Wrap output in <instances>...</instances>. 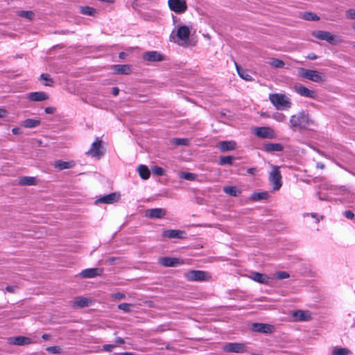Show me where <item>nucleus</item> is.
Here are the masks:
<instances>
[{
    "instance_id": "1",
    "label": "nucleus",
    "mask_w": 355,
    "mask_h": 355,
    "mask_svg": "<svg viewBox=\"0 0 355 355\" xmlns=\"http://www.w3.org/2000/svg\"><path fill=\"white\" fill-rule=\"evenodd\" d=\"M314 125V121L309 116L306 110H302L291 116L289 126L293 130H308Z\"/></svg>"
},
{
    "instance_id": "2",
    "label": "nucleus",
    "mask_w": 355,
    "mask_h": 355,
    "mask_svg": "<svg viewBox=\"0 0 355 355\" xmlns=\"http://www.w3.org/2000/svg\"><path fill=\"white\" fill-rule=\"evenodd\" d=\"M269 99L271 103L279 110H286L291 107L290 98L282 94H270Z\"/></svg>"
},
{
    "instance_id": "3",
    "label": "nucleus",
    "mask_w": 355,
    "mask_h": 355,
    "mask_svg": "<svg viewBox=\"0 0 355 355\" xmlns=\"http://www.w3.org/2000/svg\"><path fill=\"white\" fill-rule=\"evenodd\" d=\"M191 31L189 28L185 25L178 27L176 32L172 31L170 35V40L171 42H177L178 44H182L180 42H186L188 40L190 35Z\"/></svg>"
},
{
    "instance_id": "4",
    "label": "nucleus",
    "mask_w": 355,
    "mask_h": 355,
    "mask_svg": "<svg viewBox=\"0 0 355 355\" xmlns=\"http://www.w3.org/2000/svg\"><path fill=\"white\" fill-rule=\"evenodd\" d=\"M186 279L190 282L209 281L211 276L209 272L203 270H191L184 274Z\"/></svg>"
},
{
    "instance_id": "5",
    "label": "nucleus",
    "mask_w": 355,
    "mask_h": 355,
    "mask_svg": "<svg viewBox=\"0 0 355 355\" xmlns=\"http://www.w3.org/2000/svg\"><path fill=\"white\" fill-rule=\"evenodd\" d=\"M299 76L303 78L308 79L315 83L324 81V75L316 70L306 69L300 68L299 69Z\"/></svg>"
},
{
    "instance_id": "6",
    "label": "nucleus",
    "mask_w": 355,
    "mask_h": 355,
    "mask_svg": "<svg viewBox=\"0 0 355 355\" xmlns=\"http://www.w3.org/2000/svg\"><path fill=\"white\" fill-rule=\"evenodd\" d=\"M253 133L260 139H275L277 136L273 128L269 126L256 127L253 130Z\"/></svg>"
},
{
    "instance_id": "7",
    "label": "nucleus",
    "mask_w": 355,
    "mask_h": 355,
    "mask_svg": "<svg viewBox=\"0 0 355 355\" xmlns=\"http://www.w3.org/2000/svg\"><path fill=\"white\" fill-rule=\"evenodd\" d=\"M269 181L272 185L274 191H277L282 187V175L278 166H272V169L269 175Z\"/></svg>"
},
{
    "instance_id": "8",
    "label": "nucleus",
    "mask_w": 355,
    "mask_h": 355,
    "mask_svg": "<svg viewBox=\"0 0 355 355\" xmlns=\"http://www.w3.org/2000/svg\"><path fill=\"white\" fill-rule=\"evenodd\" d=\"M102 141L99 138H96V141H94L91 146L90 149L86 153V155H90L92 157L99 159L104 154L102 149Z\"/></svg>"
},
{
    "instance_id": "9",
    "label": "nucleus",
    "mask_w": 355,
    "mask_h": 355,
    "mask_svg": "<svg viewBox=\"0 0 355 355\" xmlns=\"http://www.w3.org/2000/svg\"><path fill=\"white\" fill-rule=\"evenodd\" d=\"M223 349L226 352L245 353L248 352V347L245 344L238 343H227Z\"/></svg>"
},
{
    "instance_id": "10",
    "label": "nucleus",
    "mask_w": 355,
    "mask_h": 355,
    "mask_svg": "<svg viewBox=\"0 0 355 355\" xmlns=\"http://www.w3.org/2000/svg\"><path fill=\"white\" fill-rule=\"evenodd\" d=\"M169 8L175 13L181 14L187 9V3L184 0H168Z\"/></svg>"
},
{
    "instance_id": "11",
    "label": "nucleus",
    "mask_w": 355,
    "mask_h": 355,
    "mask_svg": "<svg viewBox=\"0 0 355 355\" xmlns=\"http://www.w3.org/2000/svg\"><path fill=\"white\" fill-rule=\"evenodd\" d=\"M158 263L164 267H175L183 264L184 262L178 258L162 257L158 259Z\"/></svg>"
},
{
    "instance_id": "12",
    "label": "nucleus",
    "mask_w": 355,
    "mask_h": 355,
    "mask_svg": "<svg viewBox=\"0 0 355 355\" xmlns=\"http://www.w3.org/2000/svg\"><path fill=\"white\" fill-rule=\"evenodd\" d=\"M312 35L317 39L325 40L331 44L336 43V36L328 31H315L312 33Z\"/></svg>"
},
{
    "instance_id": "13",
    "label": "nucleus",
    "mask_w": 355,
    "mask_h": 355,
    "mask_svg": "<svg viewBox=\"0 0 355 355\" xmlns=\"http://www.w3.org/2000/svg\"><path fill=\"white\" fill-rule=\"evenodd\" d=\"M120 198V194L116 192L102 196L95 201L96 205L98 204H112L117 202Z\"/></svg>"
},
{
    "instance_id": "14",
    "label": "nucleus",
    "mask_w": 355,
    "mask_h": 355,
    "mask_svg": "<svg viewBox=\"0 0 355 355\" xmlns=\"http://www.w3.org/2000/svg\"><path fill=\"white\" fill-rule=\"evenodd\" d=\"M103 272V269L102 268H87L80 272V276L83 278L90 279L101 276Z\"/></svg>"
},
{
    "instance_id": "15",
    "label": "nucleus",
    "mask_w": 355,
    "mask_h": 355,
    "mask_svg": "<svg viewBox=\"0 0 355 355\" xmlns=\"http://www.w3.org/2000/svg\"><path fill=\"white\" fill-rule=\"evenodd\" d=\"M252 330L255 332L271 334L274 331V327L268 324L256 322L252 324Z\"/></svg>"
},
{
    "instance_id": "16",
    "label": "nucleus",
    "mask_w": 355,
    "mask_h": 355,
    "mask_svg": "<svg viewBox=\"0 0 355 355\" xmlns=\"http://www.w3.org/2000/svg\"><path fill=\"white\" fill-rule=\"evenodd\" d=\"M295 91L300 96L315 99L317 94L314 90L309 89L303 85L295 86Z\"/></svg>"
},
{
    "instance_id": "17",
    "label": "nucleus",
    "mask_w": 355,
    "mask_h": 355,
    "mask_svg": "<svg viewBox=\"0 0 355 355\" xmlns=\"http://www.w3.org/2000/svg\"><path fill=\"white\" fill-rule=\"evenodd\" d=\"M166 214V209L162 208L148 209L145 212V216L149 218H162Z\"/></svg>"
},
{
    "instance_id": "18",
    "label": "nucleus",
    "mask_w": 355,
    "mask_h": 355,
    "mask_svg": "<svg viewBox=\"0 0 355 355\" xmlns=\"http://www.w3.org/2000/svg\"><path fill=\"white\" fill-rule=\"evenodd\" d=\"M143 58L148 62H161L164 60V56L155 51L146 52L143 55Z\"/></svg>"
},
{
    "instance_id": "19",
    "label": "nucleus",
    "mask_w": 355,
    "mask_h": 355,
    "mask_svg": "<svg viewBox=\"0 0 355 355\" xmlns=\"http://www.w3.org/2000/svg\"><path fill=\"white\" fill-rule=\"evenodd\" d=\"M92 304V300L90 298L84 297H76L73 300L72 306L73 308H84Z\"/></svg>"
},
{
    "instance_id": "20",
    "label": "nucleus",
    "mask_w": 355,
    "mask_h": 355,
    "mask_svg": "<svg viewBox=\"0 0 355 355\" xmlns=\"http://www.w3.org/2000/svg\"><path fill=\"white\" fill-rule=\"evenodd\" d=\"M250 277L254 281L266 285H268L271 281L270 277L267 276L266 274H262L257 272H252Z\"/></svg>"
},
{
    "instance_id": "21",
    "label": "nucleus",
    "mask_w": 355,
    "mask_h": 355,
    "mask_svg": "<svg viewBox=\"0 0 355 355\" xmlns=\"http://www.w3.org/2000/svg\"><path fill=\"white\" fill-rule=\"evenodd\" d=\"M295 321H309L311 319V313L309 311H295L293 313Z\"/></svg>"
},
{
    "instance_id": "22",
    "label": "nucleus",
    "mask_w": 355,
    "mask_h": 355,
    "mask_svg": "<svg viewBox=\"0 0 355 355\" xmlns=\"http://www.w3.org/2000/svg\"><path fill=\"white\" fill-rule=\"evenodd\" d=\"M27 98L31 101H43L49 98V95L44 92H35L28 94Z\"/></svg>"
},
{
    "instance_id": "23",
    "label": "nucleus",
    "mask_w": 355,
    "mask_h": 355,
    "mask_svg": "<svg viewBox=\"0 0 355 355\" xmlns=\"http://www.w3.org/2000/svg\"><path fill=\"white\" fill-rule=\"evenodd\" d=\"M184 232L178 230H165L162 233L164 237L168 239H183Z\"/></svg>"
},
{
    "instance_id": "24",
    "label": "nucleus",
    "mask_w": 355,
    "mask_h": 355,
    "mask_svg": "<svg viewBox=\"0 0 355 355\" xmlns=\"http://www.w3.org/2000/svg\"><path fill=\"white\" fill-rule=\"evenodd\" d=\"M263 150L267 153L281 152L284 146L279 143H268L263 146Z\"/></svg>"
},
{
    "instance_id": "25",
    "label": "nucleus",
    "mask_w": 355,
    "mask_h": 355,
    "mask_svg": "<svg viewBox=\"0 0 355 355\" xmlns=\"http://www.w3.org/2000/svg\"><path fill=\"white\" fill-rule=\"evenodd\" d=\"M114 73L116 74H130L131 68L128 64H115L113 66Z\"/></svg>"
},
{
    "instance_id": "26",
    "label": "nucleus",
    "mask_w": 355,
    "mask_h": 355,
    "mask_svg": "<svg viewBox=\"0 0 355 355\" xmlns=\"http://www.w3.org/2000/svg\"><path fill=\"white\" fill-rule=\"evenodd\" d=\"M236 146V143L233 141H224L218 144V148L223 152L234 150Z\"/></svg>"
},
{
    "instance_id": "27",
    "label": "nucleus",
    "mask_w": 355,
    "mask_h": 355,
    "mask_svg": "<svg viewBox=\"0 0 355 355\" xmlns=\"http://www.w3.org/2000/svg\"><path fill=\"white\" fill-rule=\"evenodd\" d=\"M31 343L30 338L24 336H16L10 338V343L15 345H24Z\"/></svg>"
},
{
    "instance_id": "28",
    "label": "nucleus",
    "mask_w": 355,
    "mask_h": 355,
    "mask_svg": "<svg viewBox=\"0 0 355 355\" xmlns=\"http://www.w3.org/2000/svg\"><path fill=\"white\" fill-rule=\"evenodd\" d=\"M223 191L226 194H227L230 196H233V197L239 196L241 193V189H238L236 187H233V186L225 187L223 188Z\"/></svg>"
},
{
    "instance_id": "29",
    "label": "nucleus",
    "mask_w": 355,
    "mask_h": 355,
    "mask_svg": "<svg viewBox=\"0 0 355 355\" xmlns=\"http://www.w3.org/2000/svg\"><path fill=\"white\" fill-rule=\"evenodd\" d=\"M269 197V194L266 191L263 192H254L251 194L250 199L252 201H259L266 200Z\"/></svg>"
},
{
    "instance_id": "30",
    "label": "nucleus",
    "mask_w": 355,
    "mask_h": 355,
    "mask_svg": "<svg viewBox=\"0 0 355 355\" xmlns=\"http://www.w3.org/2000/svg\"><path fill=\"white\" fill-rule=\"evenodd\" d=\"M73 162H64L62 160L55 161L54 164V166L60 171L63 169L71 168L73 167Z\"/></svg>"
},
{
    "instance_id": "31",
    "label": "nucleus",
    "mask_w": 355,
    "mask_h": 355,
    "mask_svg": "<svg viewBox=\"0 0 355 355\" xmlns=\"http://www.w3.org/2000/svg\"><path fill=\"white\" fill-rule=\"evenodd\" d=\"M140 177L144 180H147L150 178V172L148 168L145 165H139L137 168Z\"/></svg>"
},
{
    "instance_id": "32",
    "label": "nucleus",
    "mask_w": 355,
    "mask_h": 355,
    "mask_svg": "<svg viewBox=\"0 0 355 355\" xmlns=\"http://www.w3.org/2000/svg\"><path fill=\"white\" fill-rule=\"evenodd\" d=\"M301 17L306 21H318L320 17L314 12H304L300 13Z\"/></svg>"
},
{
    "instance_id": "33",
    "label": "nucleus",
    "mask_w": 355,
    "mask_h": 355,
    "mask_svg": "<svg viewBox=\"0 0 355 355\" xmlns=\"http://www.w3.org/2000/svg\"><path fill=\"white\" fill-rule=\"evenodd\" d=\"M236 71L238 72V74L239 76L243 78V80H245L247 81H251L252 80V77L248 73V72L243 69L241 67H239L237 64H236Z\"/></svg>"
},
{
    "instance_id": "34",
    "label": "nucleus",
    "mask_w": 355,
    "mask_h": 355,
    "mask_svg": "<svg viewBox=\"0 0 355 355\" xmlns=\"http://www.w3.org/2000/svg\"><path fill=\"white\" fill-rule=\"evenodd\" d=\"M36 182L35 178L28 176L21 177L19 180V183L21 185H35Z\"/></svg>"
},
{
    "instance_id": "35",
    "label": "nucleus",
    "mask_w": 355,
    "mask_h": 355,
    "mask_svg": "<svg viewBox=\"0 0 355 355\" xmlns=\"http://www.w3.org/2000/svg\"><path fill=\"white\" fill-rule=\"evenodd\" d=\"M40 124V121L34 119H27L23 121V125L26 128H33L38 126Z\"/></svg>"
},
{
    "instance_id": "36",
    "label": "nucleus",
    "mask_w": 355,
    "mask_h": 355,
    "mask_svg": "<svg viewBox=\"0 0 355 355\" xmlns=\"http://www.w3.org/2000/svg\"><path fill=\"white\" fill-rule=\"evenodd\" d=\"M268 63L275 68H284L285 65L284 62L278 58H271Z\"/></svg>"
},
{
    "instance_id": "37",
    "label": "nucleus",
    "mask_w": 355,
    "mask_h": 355,
    "mask_svg": "<svg viewBox=\"0 0 355 355\" xmlns=\"http://www.w3.org/2000/svg\"><path fill=\"white\" fill-rule=\"evenodd\" d=\"M179 177L184 180L193 181L196 179L197 175L193 173L181 172L180 173Z\"/></svg>"
},
{
    "instance_id": "38",
    "label": "nucleus",
    "mask_w": 355,
    "mask_h": 355,
    "mask_svg": "<svg viewBox=\"0 0 355 355\" xmlns=\"http://www.w3.org/2000/svg\"><path fill=\"white\" fill-rule=\"evenodd\" d=\"M171 144L175 146H188L189 140L184 138H173L171 139Z\"/></svg>"
},
{
    "instance_id": "39",
    "label": "nucleus",
    "mask_w": 355,
    "mask_h": 355,
    "mask_svg": "<svg viewBox=\"0 0 355 355\" xmlns=\"http://www.w3.org/2000/svg\"><path fill=\"white\" fill-rule=\"evenodd\" d=\"M80 12L85 15L94 16L96 12V9L89 6L81 7Z\"/></svg>"
},
{
    "instance_id": "40",
    "label": "nucleus",
    "mask_w": 355,
    "mask_h": 355,
    "mask_svg": "<svg viewBox=\"0 0 355 355\" xmlns=\"http://www.w3.org/2000/svg\"><path fill=\"white\" fill-rule=\"evenodd\" d=\"M18 15L21 17L32 20L34 17V13L31 10H21L18 12Z\"/></svg>"
},
{
    "instance_id": "41",
    "label": "nucleus",
    "mask_w": 355,
    "mask_h": 355,
    "mask_svg": "<svg viewBox=\"0 0 355 355\" xmlns=\"http://www.w3.org/2000/svg\"><path fill=\"white\" fill-rule=\"evenodd\" d=\"M234 157L232 156H223L220 157L219 164L220 165H225L229 164L232 165L233 163Z\"/></svg>"
},
{
    "instance_id": "42",
    "label": "nucleus",
    "mask_w": 355,
    "mask_h": 355,
    "mask_svg": "<svg viewBox=\"0 0 355 355\" xmlns=\"http://www.w3.org/2000/svg\"><path fill=\"white\" fill-rule=\"evenodd\" d=\"M333 355H349L350 351L347 348H336L332 352Z\"/></svg>"
},
{
    "instance_id": "43",
    "label": "nucleus",
    "mask_w": 355,
    "mask_h": 355,
    "mask_svg": "<svg viewBox=\"0 0 355 355\" xmlns=\"http://www.w3.org/2000/svg\"><path fill=\"white\" fill-rule=\"evenodd\" d=\"M133 307V304L128 303H121L118 305V308L122 310L125 313H129L131 311V308Z\"/></svg>"
},
{
    "instance_id": "44",
    "label": "nucleus",
    "mask_w": 355,
    "mask_h": 355,
    "mask_svg": "<svg viewBox=\"0 0 355 355\" xmlns=\"http://www.w3.org/2000/svg\"><path fill=\"white\" fill-rule=\"evenodd\" d=\"M272 118L278 122H284L286 120V116L284 114L279 112L275 113L272 115Z\"/></svg>"
},
{
    "instance_id": "45",
    "label": "nucleus",
    "mask_w": 355,
    "mask_h": 355,
    "mask_svg": "<svg viewBox=\"0 0 355 355\" xmlns=\"http://www.w3.org/2000/svg\"><path fill=\"white\" fill-rule=\"evenodd\" d=\"M329 189L332 190L333 193L334 194H338L340 191H347V188L345 186H340L339 187H336V186H331Z\"/></svg>"
},
{
    "instance_id": "46",
    "label": "nucleus",
    "mask_w": 355,
    "mask_h": 355,
    "mask_svg": "<svg viewBox=\"0 0 355 355\" xmlns=\"http://www.w3.org/2000/svg\"><path fill=\"white\" fill-rule=\"evenodd\" d=\"M40 77L42 80L47 81V83H46L44 84L46 86H51V84L53 83V80L49 74L42 73V74H41Z\"/></svg>"
},
{
    "instance_id": "47",
    "label": "nucleus",
    "mask_w": 355,
    "mask_h": 355,
    "mask_svg": "<svg viewBox=\"0 0 355 355\" xmlns=\"http://www.w3.org/2000/svg\"><path fill=\"white\" fill-rule=\"evenodd\" d=\"M46 350L51 354H59L61 352V348L59 346H51L46 347Z\"/></svg>"
},
{
    "instance_id": "48",
    "label": "nucleus",
    "mask_w": 355,
    "mask_h": 355,
    "mask_svg": "<svg viewBox=\"0 0 355 355\" xmlns=\"http://www.w3.org/2000/svg\"><path fill=\"white\" fill-rule=\"evenodd\" d=\"M276 277L279 279H284L289 277V274L284 271L278 272L276 273Z\"/></svg>"
},
{
    "instance_id": "49",
    "label": "nucleus",
    "mask_w": 355,
    "mask_h": 355,
    "mask_svg": "<svg viewBox=\"0 0 355 355\" xmlns=\"http://www.w3.org/2000/svg\"><path fill=\"white\" fill-rule=\"evenodd\" d=\"M345 14L347 18L355 19V9H349L346 11Z\"/></svg>"
},
{
    "instance_id": "50",
    "label": "nucleus",
    "mask_w": 355,
    "mask_h": 355,
    "mask_svg": "<svg viewBox=\"0 0 355 355\" xmlns=\"http://www.w3.org/2000/svg\"><path fill=\"white\" fill-rule=\"evenodd\" d=\"M116 347V345H112V344H105L103 345V350L105 352H112L115 347Z\"/></svg>"
},
{
    "instance_id": "51",
    "label": "nucleus",
    "mask_w": 355,
    "mask_h": 355,
    "mask_svg": "<svg viewBox=\"0 0 355 355\" xmlns=\"http://www.w3.org/2000/svg\"><path fill=\"white\" fill-rule=\"evenodd\" d=\"M112 297L115 300H121L125 297V295L123 293H116L112 294Z\"/></svg>"
},
{
    "instance_id": "52",
    "label": "nucleus",
    "mask_w": 355,
    "mask_h": 355,
    "mask_svg": "<svg viewBox=\"0 0 355 355\" xmlns=\"http://www.w3.org/2000/svg\"><path fill=\"white\" fill-rule=\"evenodd\" d=\"M153 172L157 175H162L164 174V169L159 166H154Z\"/></svg>"
},
{
    "instance_id": "53",
    "label": "nucleus",
    "mask_w": 355,
    "mask_h": 355,
    "mask_svg": "<svg viewBox=\"0 0 355 355\" xmlns=\"http://www.w3.org/2000/svg\"><path fill=\"white\" fill-rule=\"evenodd\" d=\"M343 215L347 218V219H353L354 218V214L350 211V210H346L344 211Z\"/></svg>"
},
{
    "instance_id": "54",
    "label": "nucleus",
    "mask_w": 355,
    "mask_h": 355,
    "mask_svg": "<svg viewBox=\"0 0 355 355\" xmlns=\"http://www.w3.org/2000/svg\"><path fill=\"white\" fill-rule=\"evenodd\" d=\"M18 289V287L17 286H7L6 287V290L9 292V293H15Z\"/></svg>"
},
{
    "instance_id": "55",
    "label": "nucleus",
    "mask_w": 355,
    "mask_h": 355,
    "mask_svg": "<svg viewBox=\"0 0 355 355\" xmlns=\"http://www.w3.org/2000/svg\"><path fill=\"white\" fill-rule=\"evenodd\" d=\"M55 110V107H47L45 108V112L46 114H53Z\"/></svg>"
},
{
    "instance_id": "56",
    "label": "nucleus",
    "mask_w": 355,
    "mask_h": 355,
    "mask_svg": "<svg viewBox=\"0 0 355 355\" xmlns=\"http://www.w3.org/2000/svg\"><path fill=\"white\" fill-rule=\"evenodd\" d=\"M115 343L116 345H123L125 343V341H124L123 338H122L121 337H118L116 338Z\"/></svg>"
},
{
    "instance_id": "57",
    "label": "nucleus",
    "mask_w": 355,
    "mask_h": 355,
    "mask_svg": "<svg viewBox=\"0 0 355 355\" xmlns=\"http://www.w3.org/2000/svg\"><path fill=\"white\" fill-rule=\"evenodd\" d=\"M112 93L114 96H118L119 93V89L116 87H113L112 89Z\"/></svg>"
},
{
    "instance_id": "58",
    "label": "nucleus",
    "mask_w": 355,
    "mask_h": 355,
    "mask_svg": "<svg viewBox=\"0 0 355 355\" xmlns=\"http://www.w3.org/2000/svg\"><path fill=\"white\" fill-rule=\"evenodd\" d=\"M12 132L14 135H19L21 133V129L19 128H17V127L14 128L12 130Z\"/></svg>"
},
{
    "instance_id": "59",
    "label": "nucleus",
    "mask_w": 355,
    "mask_h": 355,
    "mask_svg": "<svg viewBox=\"0 0 355 355\" xmlns=\"http://www.w3.org/2000/svg\"><path fill=\"white\" fill-rule=\"evenodd\" d=\"M247 172H248V174L254 175L255 173L257 172V169L255 168H249L247 170Z\"/></svg>"
},
{
    "instance_id": "60",
    "label": "nucleus",
    "mask_w": 355,
    "mask_h": 355,
    "mask_svg": "<svg viewBox=\"0 0 355 355\" xmlns=\"http://www.w3.org/2000/svg\"><path fill=\"white\" fill-rule=\"evenodd\" d=\"M306 58L311 60H314L318 58V56L314 53H311Z\"/></svg>"
},
{
    "instance_id": "61",
    "label": "nucleus",
    "mask_w": 355,
    "mask_h": 355,
    "mask_svg": "<svg viewBox=\"0 0 355 355\" xmlns=\"http://www.w3.org/2000/svg\"><path fill=\"white\" fill-rule=\"evenodd\" d=\"M6 112L4 109L0 108V118L4 117L6 115Z\"/></svg>"
},
{
    "instance_id": "62",
    "label": "nucleus",
    "mask_w": 355,
    "mask_h": 355,
    "mask_svg": "<svg viewBox=\"0 0 355 355\" xmlns=\"http://www.w3.org/2000/svg\"><path fill=\"white\" fill-rule=\"evenodd\" d=\"M316 167H317L318 168L323 169V168H324V164H322V163H321V162H318V163H317V164H316Z\"/></svg>"
},
{
    "instance_id": "63",
    "label": "nucleus",
    "mask_w": 355,
    "mask_h": 355,
    "mask_svg": "<svg viewBox=\"0 0 355 355\" xmlns=\"http://www.w3.org/2000/svg\"><path fill=\"white\" fill-rule=\"evenodd\" d=\"M118 355H135L131 352H124V353H120Z\"/></svg>"
},
{
    "instance_id": "64",
    "label": "nucleus",
    "mask_w": 355,
    "mask_h": 355,
    "mask_svg": "<svg viewBox=\"0 0 355 355\" xmlns=\"http://www.w3.org/2000/svg\"><path fill=\"white\" fill-rule=\"evenodd\" d=\"M42 337L43 339L46 340V339H48L49 336L48 334H43Z\"/></svg>"
}]
</instances>
